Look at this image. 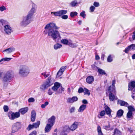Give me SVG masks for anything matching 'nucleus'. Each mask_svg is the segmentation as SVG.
<instances>
[{"mask_svg": "<svg viewBox=\"0 0 135 135\" xmlns=\"http://www.w3.org/2000/svg\"><path fill=\"white\" fill-rule=\"evenodd\" d=\"M59 28L60 27L57 26L55 23L50 22L45 26L44 32L45 34H47L48 37H51L53 40H55L57 38H61L60 33L56 30Z\"/></svg>", "mask_w": 135, "mask_h": 135, "instance_id": "f257e3e1", "label": "nucleus"}, {"mask_svg": "<svg viewBox=\"0 0 135 135\" xmlns=\"http://www.w3.org/2000/svg\"><path fill=\"white\" fill-rule=\"evenodd\" d=\"M41 74L42 75L44 76L45 78L49 77L46 81L44 82L40 86V89L44 91L47 88L52 85L53 83L52 82V81L51 80V78L49 74H46V72H45L42 73Z\"/></svg>", "mask_w": 135, "mask_h": 135, "instance_id": "f03ea898", "label": "nucleus"}, {"mask_svg": "<svg viewBox=\"0 0 135 135\" xmlns=\"http://www.w3.org/2000/svg\"><path fill=\"white\" fill-rule=\"evenodd\" d=\"M3 74V73L0 71V76L4 82H10L14 77L13 73L11 71H8L5 73L3 77H2Z\"/></svg>", "mask_w": 135, "mask_h": 135, "instance_id": "7ed1b4c3", "label": "nucleus"}, {"mask_svg": "<svg viewBox=\"0 0 135 135\" xmlns=\"http://www.w3.org/2000/svg\"><path fill=\"white\" fill-rule=\"evenodd\" d=\"M33 20L27 15L22 17V20L20 22V25L22 27H25L30 24Z\"/></svg>", "mask_w": 135, "mask_h": 135, "instance_id": "20e7f679", "label": "nucleus"}, {"mask_svg": "<svg viewBox=\"0 0 135 135\" xmlns=\"http://www.w3.org/2000/svg\"><path fill=\"white\" fill-rule=\"evenodd\" d=\"M67 12V11L66 10H62L59 11L55 12H51V14H53L54 16H56L60 17L61 18L64 20H66L68 19V16L67 15H64L66 14Z\"/></svg>", "mask_w": 135, "mask_h": 135, "instance_id": "39448f33", "label": "nucleus"}, {"mask_svg": "<svg viewBox=\"0 0 135 135\" xmlns=\"http://www.w3.org/2000/svg\"><path fill=\"white\" fill-rule=\"evenodd\" d=\"M30 72L29 68L25 65L21 66L19 70V74L23 76H26Z\"/></svg>", "mask_w": 135, "mask_h": 135, "instance_id": "423d86ee", "label": "nucleus"}, {"mask_svg": "<svg viewBox=\"0 0 135 135\" xmlns=\"http://www.w3.org/2000/svg\"><path fill=\"white\" fill-rule=\"evenodd\" d=\"M8 115L10 119L13 120L19 117L20 116V113L18 112L15 113L10 112H8Z\"/></svg>", "mask_w": 135, "mask_h": 135, "instance_id": "0eeeda50", "label": "nucleus"}, {"mask_svg": "<svg viewBox=\"0 0 135 135\" xmlns=\"http://www.w3.org/2000/svg\"><path fill=\"white\" fill-rule=\"evenodd\" d=\"M36 5L35 4L33 3L32 5V8L29 11L27 15L32 18L34 13L36 12Z\"/></svg>", "mask_w": 135, "mask_h": 135, "instance_id": "6e6552de", "label": "nucleus"}, {"mask_svg": "<svg viewBox=\"0 0 135 135\" xmlns=\"http://www.w3.org/2000/svg\"><path fill=\"white\" fill-rule=\"evenodd\" d=\"M61 42L65 45H68L71 47H74V45L72 41L70 39L68 40L66 39H62L61 40Z\"/></svg>", "mask_w": 135, "mask_h": 135, "instance_id": "1a4fd4ad", "label": "nucleus"}, {"mask_svg": "<svg viewBox=\"0 0 135 135\" xmlns=\"http://www.w3.org/2000/svg\"><path fill=\"white\" fill-rule=\"evenodd\" d=\"M55 117L54 115L52 116L48 120V123L46 127H52L55 122Z\"/></svg>", "mask_w": 135, "mask_h": 135, "instance_id": "9d476101", "label": "nucleus"}, {"mask_svg": "<svg viewBox=\"0 0 135 135\" xmlns=\"http://www.w3.org/2000/svg\"><path fill=\"white\" fill-rule=\"evenodd\" d=\"M4 30L6 33L8 35L13 32L11 27L8 25H7L4 28Z\"/></svg>", "mask_w": 135, "mask_h": 135, "instance_id": "9b49d317", "label": "nucleus"}, {"mask_svg": "<svg viewBox=\"0 0 135 135\" xmlns=\"http://www.w3.org/2000/svg\"><path fill=\"white\" fill-rule=\"evenodd\" d=\"M135 50V44H132L126 48L124 51L125 53H128L129 51L130 50Z\"/></svg>", "mask_w": 135, "mask_h": 135, "instance_id": "f8f14e48", "label": "nucleus"}, {"mask_svg": "<svg viewBox=\"0 0 135 135\" xmlns=\"http://www.w3.org/2000/svg\"><path fill=\"white\" fill-rule=\"evenodd\" d=\"M86 80L88 84H91L94 81V78L93 76H89L86 78Z\"/></svg>", "mask_w": 135, "mask_h": 135, "instance_id": "ddd939ff", "label": "nucleus"}, {"mask_svg": "<svg viewBox=\"0 0 135 135\" xmlns=\"http://www.w3.org/2000/svg\"><path fill=\"white\" fill-rule=\"evenodd\" d=\"M114 93L110 92L109 95V99L110 101H113L115 100H117V99L116 96V94H114Z\"/></svg>", "mask_w": 135, "mask_h": 135, "instance_id": "4468645a", "label": "nucleus"}, {"mask_svg": "<svg viewBox=\"0 0 135 135\" xmlns=\"http://www.w3.org/2000/svg\"><path fill=\"white\" fill-rule=\"evenodd\" d=\"M66 68V66H63L61 67L57 73L56 75L57 77H59L62 74L63 72Z\"/></svg>", "mask_w": 135, "mask_h": 135, "instance_id": "2eb2a0df", "label": "nucleus"}, {"mask_svg": "<svg viewBox=\"0 0 135 135\" xmlns=\"http://www.w3.org/2000/svg\"><path fill=\"white\" fill-rule=\"evenodd\" d=\"M36 117V112L34 110H33L31 113V120L32 122L35 121Z\"/></svg>", "mask_w": 135, "mask_h": 135, "instance_id": "dca6fc26", "label": "nucleus"}, {"mask_svg": "<svg viewBox=\"0 0 135 135\" xmlns=\"http://www.w3.org/2000/svg\"><path fill=\"white\" fill-rule=\"evenodd\" d=\"M78 98L76 97H73L72 98H69L67 100V102L69 103H73L77 101Z\"/></svg>", "mask_w": 135, "mask_h": 135, "instance_id": "f3484780", "label": "nucleus"}, {"mask_svg": "<svg viewBox=\"0 0 135 135\" xmlns=\"http://www.w3.org/2000/svg\"><path fill=\"white\" fill-rule=\"evenodd\" d=\"M118 103L121 106L128 107L129 105L127 102L120 100H118Z\"/></svg>", "mask_w": 135, "mask_h": 135, "instance_id": "a211bd4d", "label": "nucleus"}, {"mask_svg": "<svg viewBox=\"0 0 135 135\" xmlns=\"http://www.w3.org/2000/svg\"><path fill=\"white\" fill-rule=\"evenodd\" d=\"M7 21L3 19L0 20V27L2 28H4L6 26L7 24Z\"/></svg>", "mask_w": 135, "mask_h": 135, "instance_id": "6ab92c4d", "label": "nucleus"}, {"mask_svg": "<svg viewBox=\"0 0 135 135\" xmlns=\"http://www.w3.org/2000/svg\"><path fill=\"white\" fill-rule=\"evenodd\" d=\"M28 109L27 107L22 108L19 110L18 112L21 113V114L23 115L26 113L28 111Z\"/></svg>", "mask_w": 135, "mask_h": 135, "instance_id": "aec40b11", "label": "nucleus"}, {"mask_svg": "<svg viewBox=\"0 0 135 135\" xmlns=\"http://www.w3.org/2000/svg\"><path fill=\"white\" fill-rule=\"evenodd\" d=\"M105 110L106 114L109 115L110 117L111 116V110L110 108L107 106H106L105 107Z\"/></svg>", "mask_w": 135, "mask_h": 135, "instance_id": "412c9836", "label": "nucleus"}, {"mask_svg": "<svg viewBox=\"0 0 135 135\" xmlns=\"http://www.w3.org/2000/svg\"><path fill=\"white\" fill-rule=\"evenodd\" d=\"M60 84L59 83L56 82L54 84V86L52 88V89L53 90L56 91L60 87Z\"/></svg>", "mask_w": 135, "mask_h": 135, "instance_id": "4be33fe9", "label": "nucleus"}, {"mask_svg": "<svg viewBox=\"0 0 135 135\" xmlns=\"http://www.w3.org/2000/svg\"><path fill=\"white\" fill-rule=\"evenodd\" d=\"M86 106L85 105L82 104L80 106L78 110V112H83L86 108Z\"/></svg>", "mask_w": 135, "mask_h": 135, "instance_id": "5701e85b", "label": "nucleus"}, {"mask_svg": "<svg viewBox=\"0 0 135 135\" xmlns=\"http://www.w3.org/2000/svg\"><path fill=\"white\" fill-rule=\"evenodd\" d=\"M133 113L132 112L128 111L127 114V117L128 120L132 119L133 118Z\"/></svg>", "mask_w": 135, "mask_h": 135, "instance_id": "b1692460", "label": "nucleus"}, {"mask_svg": "<svg viewBox=\"0 0 135 135\" xmlns=\"http://www.w3.org/2000/svg\"><path fill=\"white\" fill-rule=\"evenodd\" d=\"M15 50V49L14 48L10 47L6 49L3 51H6L7 54H9L14 51Z\"/></svg>", "mask_w": 135, "mask_h": 135, "instance_id": "393cba45", "label": "nucleus"}, {"mask_svg": "<svg viewBox=\"0 0 135 135\" xmlns=\"http://www.w3.org/2000/svg\"><path fill=\"white\" fill-rule=\"evenodd\" d=\"M108 90L110 91V92L114 93V94H116V91L115 90V86L114 90L112 88V86H110L108 88Z\"/></svg>", "mask_w": 135, "mask_h": 135, "instance_id": "a878e982", "label": "nucleus"}, {"mask_svg": "<svg viewBox=\"0 0 135 135\" xmlns=\"http://www.w3.org/2000/svg\"><path fill=\"white\" fill-rule=\"evenodd\" d=\"M12 58H11L5 57L2 58L0 60V63L1 64H2L3 63V62H2V61L4 62L9 61Z\"/></svg>", "mask_w": 135, "mask_h": 135, "instance_id": "bb28decb", "label": "nucleus"}, {"mask_svg": "<svg viewBox=\"0 0 135 135\" xmlns=\"http://www.w3.org/2000/svg\"><path fill=\"white\" fill-rule=\"evenodd\" d=\"M40 123V121H37L36 123H35L32 125L29 124L28 127H39Z\"/></svg>", "mask_w": 135, "mask_h": 135, "instance_id": "cd10ccee", "label": "nucleus"}, {"mask_svg": "<svg viewBox=\"0 0 135 135\" xmlns=\"http://www.w3.org/2000/svg\"><path fill=\"white\" fill-rule=\"evenodd\" d=\"M66 131L69 132L70 131H73L76 129L77 127H66Z\"/></svg>", "mask_w": 135, "mask_h": 135, "instance_id": "c85d7f7f", "label": "nucleus"}, {"mask_svg": "<svg viewBox=\"0 0 135 135\" xmlns=\"http://www.w3.org/2000/svg\"><path fill=\"white\" fill-rule=\"evenodd\" d=\"M123 112L124 111L120 109L118 111L117 115L118 117H121L123 115Z\"/></svg>", "mask_w": 135, "mask_h": 135, "instance_id": "c756f323", "label": "nucleus"}, {"mask_svg": "<svg viewBox=\"0 0 135 135\" xmlns=\"http://www.w3.org/2000/svg\"><path fill=\"white\" fill-rule=\"evenodd\" d=\"M62 46V45L59 44L57 43L54 45V49L56 50L60 48Z\"/></svg>", "mask_w": 135, "mask_h": 135, "instance_id": "7c9ffc66", "label": "nucleus"}, {"mask_svg": "<svg viewBox=\"0 0 135 135\" xmlns=\"http://www.w3.org/2000/svg\"><path fill=\"white\" fill-rule=\"evenodd\" d=\"M121 132L118 129H116L114 130L113 135H121Z\"/></svg>", "mask_w": 135, "mask_h": 135, "instance_id": "2f4dec72", "label": "nucleus"}, {"mask_svg": "<svg viewBox=\"0 0 135 135\" xmlns=\"http://www.w3.org/2000/svg\"><path fill=\"white\" fill-rule=\"evenodd\" d=\"M81 123L77 122H75L72 125V127H77L80 126Z\"/></svg>", "mask_w": 135, "mask_h": 135, "instance_id": "473e14b6", "label": "nucleus"}, {"mask_svg": "<svg viewBox=\"0 0 135 135\" xmlns=\"http://www.w3.org/2000/svg\"><path fill=\"white\" fill-rule=\"evenodd\" d=\"M20 129V127H12V132L13 133H15L17 131Z\"/></svg>", "mask_w": 135, "mask_h": 135, "instance_id": "72a5a7b5", "label": "nucleus"}, {"mask_svg": "<svg viewBox=\"0 0 135 135\" xmlns=\"http://www.w3.org/2000/svg\"><path fill=\"white\" fill-rule=\"evenodd\" d=\"M98 135H103L101 131L100 127H98L97 129Z\"/></svg>", "mask_w": 135, "mask_h": 135, "instance_id": "f704fd0d", "label": "nucleus"}, {"mask_svg": "<svg viewBox=\"0 0 135 135\" xmlns=\"http://www.w3.org/2000/svg\"><path fill=\"white\" fill-rule=\"evenodd\" d=\"M77 1L76 0H75L72 1L70 3V5L71 6L74 7L76 6V4H78Z\"/></svg>", "mask_w": 135, "mask_h": 135, "instance_id": "c9c22d12", "label": "nucleus"}, {"mask_svg": "<svg viewBox=\"0 0 135 135\" xmlns=\"http://www.w3.org/2000/svg\"><path fill=\"white\" fill-rule=\"evenodd\" d=\"M98 72L100 74L105 75L106 74L104 71L101 69L99 68L98 69Z\"/></svg>", "mask_w": 135, "mask_h": 135, "instance_id": "e433bc0d", "label": "nucleus"}, {"mask_svg": "<svg viewBox=\"0 0 135 135\" xmlns=\"http://www.w3.org/2000/svg\"><path fill=\"white\" fill-rule=\"evenodd\" d=\"M113 57L111 55H109L107 58V61L108 62H111L113 61Z\"/></svg>", "mask_w": 135, "mask_h": 135, "instance_id": "4c0bfd02", "label": "nucleus"}, {"mask_svg": "<svg viewBox=\"0 0 135 135\" xmlns=\"http://www.w3.org/2000/svg\"><path fill=\"white\" fill-rule=\"evenodd\" d=\"M6 8L4 6L2 5L0 6V11L1 12H3L6 11Z\"/></svg>", "mask_w": 135, "mask_h": 135, "instance_id": "58836bf2", "label": "nucleus"}, {"mask_svg": "<svg viewBox=\"0 0 135 135\" xmlns=\"http://www.w3.org/2000/svg\"><path fill=\"white\" fill-rule=\"evenodd\" d=\"M128 108L129 110L128 111L132 112L134 111V109L133 107L131 106H128Z\"/></svg>", "mask_w": 135, "mask_h": 135, "instance_id": "ea45409f", "label": "nucleus"}, {"mask_svg": "<svg viewBox=\"0 0 135 135\" xmlns=\"http://www.w3.org/2000/svg\"><path fill=\"white\" fill-rule=\"evenodd\" d=\"M78 13L76 12H71L70 13V16L71 17H73L74 16L77 15Z\"/></svg>", "mask_w": 135, "mask_h": 135, "instance_id": "a19ab883", "label": "nucleus"}, {"mask_svg": "<svg viewBox=\"0 0 135 135\" xmlns=\"http://www.w3.org/2000/svg\"><path fill=\"white\" fill-rule=\"evenodd\" d=\"M85 11H83L80 14V15L82 17L84 18L85 17L86 15L85 14Z\"/></svg>", "mask_w": 135, "mask_h": 135, "instance_id": "79ce46f5", "label": "nucleus"}, {"mask_svg": "<svg viewBox=\"0 0 135 135\" xmlns=\"http://www.w3.org/2000/svg\"><path fill=\"white\" fill-rule=\"evenodd\" d=\"M49 103L48 102H46L44 104H42L41 105V107L42 108H45L46 106L49 104Z\"/></svg>", "mask_w": 135, "mask_h": 135, "instance_id": "37998d69", "label": "nucleus"}, {"mask_svg": "<svg viewBox=\"0 0 135 135\" xmlns=\"http://www.w3.org/2000/svg\"><path fill=\"white\" fill-rule=\"evenodd\" d=\"M129 84L130 85V86L132 87L133 88L135 87V81H131L130 83H129Z\"/></svg>", "mask_w": 135, "mask_h": 135, "instance_id": "c03bdc74", "label": "nucleus"}, {"mask_svg": "<svg viewBox=\"0 0 135 135\" xmlns=\"http://www.w3.org/2000/svg\"><path fill=\"white\" fill-rule=\"evenodd\" d=\"M84 93L85 94H86L89 96L90 94V93L89 90L87 89L84 88Z\"/></svg>", "mask_w": 135, "mask_h": 135, "instance_id": "a18cd8bd", "label": "nucleus"}, {"mask_svg": "<svg viewBox=\"0 0 135 135\" xmlns=\"http://www.w3.org/2000/svg\"><path fill=\"white\" fill-rule=\"evenodd\" d=\"M95 9V7L93 6H91L89 8L90 12H93Z\"/></svg>", "mask_w": 135, "mask_h": 135, "instance_id": "49530a36", "label": "nucleus"}, {"mask_svg": "<svg viewBox=\"0 0 135 135\" xmlns=\"http://www.w3.org/2000/svg\"><path fill=\"white\" fill-rule=\"evenodd\" d=\"M35 101L34 98L32 97L29 98L28 99V101L29 103L33 102Z\"/></svg>", "mask_w": 135, "mask_h": 135, "instance_id": "de8ad7c7", "label": "nucleus"}, {"mask_svg": "<svg viewBox=\"0 0 135 135\" xmlns=\"http://www.w3.org/2000/svg\"><path fill=\"white\" fill-rule=\"evenodd\" d=\"M75 110V108L74 107H71L69 109V111L70 113H72L74 112Z\"/></svg>", "mask_w": 135, "mask_h": 135, "instance_id": "09e8293b", "label": "nucleus"}, {"mask_svg": "<svg viewBox=\"0 0 135 135\" xmlns=\"http://www.w3.org/2000/svg\"><path fill=\"white\" fill-rule=\"evenodd\" d=\"M105 111L104 110L101 111L99 115L101 117H103L105 115Z\"/></svg>", "mask_w": 135, "mask_h": 135, "instance_id": "8fccbe9b", "label": "nucleus"}, {"mask_svg": "<svg viewBox=\"0 0 135 135\" xmlns=\"http://www.w3.org/2000/svg\"><path fill=\"white\" fill-rule=\"evenodd\" d=\"M51 127H45V132H48L50 131L51 130Z\"/></svg>", "mask_w": 135, "mask_h": 135, "instance_id": "3c124183", "label": "nucleus"}, {"mask_svg": "<svg viewBox=\"0 0 135 135\" xmlns=\"http://www.w3.org/2000/svg\"><path fill=\"white\" fill-rule=\"evenodd\" d=\"M93 5L94 7H98L99 6L100 4L99 3L97 2H94L93 3Z\"/></svg>", "mask_w": 135, "mask_h": 135, "instance_id": "603ef678", "label": "nucleus"}, {"mask_svg": "<svg viewBox=\"0 0 135 135\" xmlns=\"http://www.w3.org/2000/svg\"><path fill=\"white\" fill-rule=\"evenodd\" d=\"M115 80H113L112 82V84L111 86H112V88L114 90V88H115Z\"/></svg>", "mask_w": 135, "mask_h": 135, "instance_id": "864d4df0", "label": "nucleus"}, {"mask_svg": "<svg viewBox=\"0 0 135 135\" xmlns=\"http://www.w3.org/2000/svg\"><path fill=\"white\" fill-rule=\"evenodd\" d=\"M3 109L5 112H7L8 110V108L7 106L4 105L3 107Z\"/></svg>", "mask_w": 135, "mask_h": 135, "instance_id": "5fc2aeb1", "label": "nucleus"}, {"mask_svg": "<svg viewBox=\"0 0 135 135\" xmlns=\"http://www.w3.org/2000/svg\"><path fill=\"white\" fill-rule=\"evenodd\" d=\"M84 91V89L82 88H80L78 90V92L79 93H82Z\"/></svg>", "mask_w": 135, "mask_h": 135, "instance_id": "6e6d98bb", "label": "nucleus"}, {"mask_svg": "<svg viewBox=\"0 0 135 135\" xmlns=\"http://www.w3.org/2000/svg\"><path fill=\"white\" fill-rule=\"evenodd\" d=\"M37 132L36 131H34L30 133L28 135H36Z\"/></svg>", "mask_w": 135, "mask_h": 135, "instance_id": "4d7b16f0", "label": "nucleus"}, {"mask_svg": "<svg viewBox=\"0 0 135 135\" xmlns=\"http://www.w3.org/2000/svg\"><path fill=\"white\" fill-rule=\"evenodd\" d=\"M15 124V126H21V123L20 122H17Z\"/></svg>", "mask_w": 135, "mask_h": 135, "instance_id": "13d9d810", "label": "nucleus"}, {"mask_svg": "<svg viewBox=\"0 0 135 135\" xmlns=\"http://www.w3.org/2000/svg\"><path fill=\"white\" fill-rule=\"evenodd\" d=\"M48 94L50 95H52V92L50 89H49L48 90Z\"/></svg>", "mask_w": 135, "mask_h": 135, "instance_id": "bf43d9fd", "label": "nucleus"}, {"mask_svg": "<svg viewBox=\"0 0 135 135\" xmlns=\"http://www.w3.org/2000/svg\"><path fill=\"white\" fill-rule=\"evenodd\" d=\"M82 103L85 104H86L88 103L87 100L86 99H84L82 101Z\"/></svg>", "mask_w": 135, "mask_h": 135, "instance_id": "052dcab7", "label": "nucleus"}, {"mask_svg": "<svg viewBox=\"0 0 135 135\" xmlns=\"http://www.w3.org/2000/svg\"><path fill=\"white\" fill-rule=\"evenodd\" d=\"M132 38L133 40H135V31L133 33Z\"/></svg>", "mask_w": 135, "mask_h": 135, "instance_id": "680f3d73", "label": "nucleus"}, {"mask_svg": "<svg viewBox=\"0 0 135 135\" xmlns=\"http://www.w3.org/2000/svg\"><path fill=\"white\" fill-rule=\"evenodd\" d=\"M132 87L130 86L129 84H128V90H131L132 89Z\"/></svg>", "mask_w": 135, "mask_h": 135, "instance_id": "e2e57ef3", "label": "nucleus"}, {"mask_svg": "<svg viewBox=\"0 0 135 135\" xmlns=\"http://www.w3.org/2000/svg\"><path fill=\"white\" fill-rule=\"evenodd\" d=\"M95 59L97 60H98L100 59V57L98 55H97L95 56Z\"/></svg>", "mask_w": 135, "mask_h": 135, "instance_id": "0e129e2a", "label": "nucleus"}, {"mask_svg": "<svg viewBox=\"0 0 135 135\" xmlns=\"http://www.w3.org/2000/svg\"><path fill=\"white\" fill-rule=\"evenodd\" d=\"M33 127H27V129L28 131H29L31 130Z\"/></svg>", "mask_w": 135, "mask_h": 135, "instance_id": "69168bd1", "label": "nucleus"}, {"mask_svg": "<svg viewBox=\"0 0 135 135\" xmlns=\"http://www.w3.org/2000/svg\"><path fill=\"white\" fill-rule=\"evenodd\" d=\"M132 97L133 99H135V94L133 93V94L132 95Z\"/></svg>", "mask_w": 135, "mask_h": 135, "instance_id": "338daca9", "label": "nucleus"}, {"mask_svg": "<svg viewBox=\"0 0 135 135\" xmlns=\"http://www.w3.org/2000/svg\"><path fill=\"white\" fill-rule=\"evenodd\" d=\"M132 57L133 59H135V54L133 55Z\"/></svg>", "mask_w": 135, "mask_h": 135, "instance_id": "774afa93", "label": "nucleus"}]
</instances>
